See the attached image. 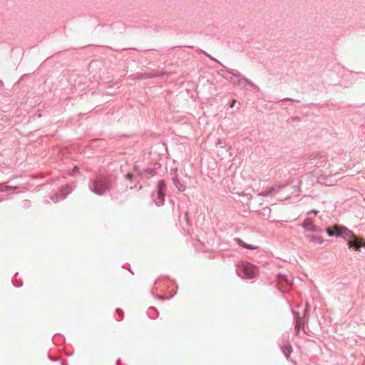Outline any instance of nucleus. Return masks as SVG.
<instances>
[{"mask_svg":"<svg viewBox=\"0 0 365 365\" xmlns=\"http://www.w3.org/2000/svg\"><path fill=\"white\" fill-rule=\"evenodd\" d=\"M18 272H16L15 274H14V277H13L12 279V283H13V285L15 287H21L22 285H23V282L21 279H17V275H18Z\"/></svg>","mask_w":365,"mask_h":365,"instance_id":"obj_20","label":"nucleus"},{"mask_svg":"<svg viewBox=\"0 0 365 365\" xmlns=\"http://www.w3.org/2000/svg\"><path fill=\"white\" fill-rule=\"evenodd\" d=\"M61 365H68V364H67L66 363H65V362H63V363L61 364Z\"/></svg>","mask_w":365,"mask_h":365,"instance_id":"obj_34","label":"nucleus"},{"mask_svg":"<svg viewBox=\"0 0 365 365\" xmlns=\"http://www.w3.org/2000/svg\"><path fill=\"white\" fill-rule=\"evenodd\" d=\"M165 188V182L163 180H160L158 183V191L164 192Z\"/></svg>","mask_w":365,"mask_h":365,"instance_id":"obj_23","label":"nucleus"},{"mask_svg":"<svg viewBox=\"0 0 365 365\" xmlns=\"http://www.w3.org/2000/svg\"><path fill=\"white\" fill-rule=\"evenodd\" d=\"M116 312L118 314V315L120 317V319H122L123 318V315H124L123 311L119 308H117Z\"/></svg>","mask_w":365,"mask_h":365,"instance_id":"obj_26","label":"nucleus"},{"mask_svg":"<svg viewBox=\"0 0 365 365\" xmlns=\"http://www.w3.org/2000/svg\"><path fill=\"white\" fill-rule=\"evenodd\" d=\"M120 362V359H117L116 363H115L116 365H119Z\"/></svg>","mask_w":365,"mask_h":365,"instance_id":"obj_33","label":"nucleus"},{"mask_svg":"<svg viewBox=\"0 0 365 365\" xmlns=\"http://www.w3.org/2000/svg\"><path fill=\"white\" fill-rule=\"evenodd\" d=\"M310 165L311 168L315 167L317 168H324L327 164V156L322 152L312 153L306 163Z\"/></svg>","mask_w":365,"mask_h":365,"instance_id":"obj_5","label":"nucleus"},{"mask_svg":"<svg viewBox=\"0 0 365 365\" xmlns=\"http://www.w3.org/2000/svg\"><path fill=\"white\" fill-rule=\"evenodd\" d=\"M327 174V172H324V173L322 174H320L318 175V173H316V178H317V182L319 183H321V184H324L326 185H330L331 184V180L329 179L328 178V175H332V172L330 171L329 172L328 175H326Z\"/></svg>","mask_w":365,"mask_h":365,"instance_id":"obj_11","label":"nucleus"},{"mask_svg":"<svg viewBox=\"0 0 365 365\" xmlns=\"http://www.w3.org/2000/svg\"><path fill=\"white\" fill-rule=\"evenodd\" d=\"M302 227L304 229H305L306 230H308V231H311V232H315L316 231L315 225L309 219H306L304 220V222L302 225Z\"/></svg>","mask_w":365,"mask_h":365,"instance_id":"obj_15","label":"nucleus"},{"mask_svg":"<svg viewBox=\"0 0 365 365\" xmlns=\"http://www.w3.org/2000/svg\"><path fill=\"white\" fill-rule=\"evenodd\" d=\"M210 59L217 62V63H219L220 65H221L222 67H224V66L219 61H217L216 58L212 57V56H210L209 54L206 53L205 54Z\"/></svg>","mask_w":365,"mask_h":365,"instance_id":"obj_27","label":"nucleus"},{"mask_svg":"<svg viewBox=\"0 0 365 365\" xmlns=\"http://www.w3.org/2000/svg\"><path fill=\"white\" fill-rule=\"evenodd\" d=\"M277 279L279 282L282 283L285 282L287 284L289 283V279H287V275L282 274V273H278L277 275Z\"/></svg>","mask_w":365,"mask_h":365,"instance_id":"obj_21","label":"nucleus"},{"mask_svg":"<svg viewBox=\"0 0 365 365\" xmlns=\"http://www.w3.org/2000/svg\"><path fill=\"white\" fill-rule=\"evenodd\" d=\"M159 312L154 307H150L147 311V315L150 319H155L158 317Z\"/></svg>","mask_w":365,"mask_h":365,"instance_id":"obj_18","label":"nucleus"},{"mask_svg":"<svg viewBox=\"0 0 365 365\" xmlns=\"http://www.w3.org/2000/svg\"><path fill=\"white\" fill-rule=\"evenodd\" d=\"M169 282L168 280H160V279H157L155 282V287L151 289L150 291V293L152 294V296L155 298V299H158L159 300H166V299H169L172 297H173V296L175 294H176L177 292L175 291L170 297H164V296H162V295H158V294H154V292L156 291V292H163L164 289H167L169 287Z\"/></svg>","mask_w":365,"mask_h":365,"instance_id":"obj_7","label":"nucleus"},{"mask_svg":"<svg viewBox=\"0 0 365 365\" xmlns=\"http://www.w3.org/2000/svg\"><path fill=\"white\" fill-rule=\"evenodd\" d=\"M310 212H313V213H317L319 211L317 210L314 209V210H312Z\"/></svg>","mask_w":365,"mask_h":365,"instance_id":"obj_32","label":"nucleus"},{"mask_svg":"<svg viewBox=\"0 0 365 365\" xmlns=\"http://www.w3.org/2000/svg\"><path fill=\"white\" fill-rule=\"evenodd\" d=\"M257 270V267L250 263H242L236 268L237 275L244 279L254 278Z\"/></svg>","mask_w":365,"mask_h":365,"instance_id":"obj_6","label":"nucleus"},{"mask_svg":"<svg viewBox=\"0 0 365 365\" xmlns=\"http://www.w3.org/2000/svg\"><path fill=\"white\" fill-rule=\"evenodd\" d=\"M48 359H49L51 361H56V360H57V358H56V357H55V356H50V355H48Z\"/></svg>","mask_w":365,"mask_h":365,"instance_id":"obj_28","label":"nucleus"},{"mask_svg":"<svg viewBox=\"0 0 365 365\" xmlns=\"http://www.w3.org/2000/svg\"><path fill=\"white\" fill-rule=\"evenodd\" d=\"M328 235L330 237L336 236V237H340L343 236L342 233H339L338 232H328Z\"/></svg>","mask_w":365,"mask_h":365,"instance_id":"obj_25","label":"nucleus"},{"mask_svg":"<svg viewBox=\"0 0 365 365\" xmlns=\"http://www.w3.org/2000/svg\"><path fill=\"white\" fill-rule=\"evenodd\" d=\"M338 232L343 234L341 237L344 239H346V237L349 238L348 242L349 247L356 250H359L361 247H365V240L364 239L357 237L351 230L346 227H344L341 230Z\"/></svg>","mask_w":365,"mask_h":365,"instance_id":"obj_4","label":"nucleus"},{"mask_svg":"<svg viewBox=\"0 0 365 365\" xmlns=\"http://www.w3.org/2000/svg\"><path fill=\"white\" fill-rule=\"evenodd\" d=\"M310 241H312L316 244H318V245H322V242H324L322 237L319 235H312L311 237Z\"/></svg>","mask_w":365,"mask_h":365,"instance_id":"obj_22","label":"nucleus"},{"mask_svg":"<svg viewBox=\"0 0 365 365\" xmlns=\"http://www.w3.org/2000/svg\"><path fill=\"white\" fill-rule=\"evenodd\" d=\"M113 186V180L110 175H100L91 179L88 184L89 190L98 195H103L110 191Z\"/></svg>","mask_w":365,"mask_h":365,"instance_id":"obj_2","label":"nucleus"},{"mask_svg":"<svg viewBox=\"0 0 365 365\" xmlns=\"http://www.w3.org/2000/svg\"><path fill=\"white\" fill-rule=\"evenodd\" d=\"M302 184V180L299 182H297L296 184H292L289 182L286 183H281L279 185H274V186L271 187L270 188L266 190L265 191H263L260 192L258 195L263 196V197H268V196H272L279 192L282 189H286L287 191L289 190H294V192H297L300 185Z\"/></svg>","mask_w":365,"mask_h":365,"instance_id":"obj_3","label":"nucleus"},{"mask_svg":"<svg viewBox=\"0 0 365 365\" xmlns=\"http://www.w3.org/2000/svg\"><path fill=\"white\" fill-rule=\"evenodd\" d=\"M179 221L182 225L185 222L187 225H189V212L187 210H182V213L179 215Z\"/></svg>","mask_w":365,"mask_h":365,"instance_id":"obj_16","label":"nucleus"},{"mask_svg":"<svg viewBox=\"0 0 365 365\" xmlns=\"http://www.w3.org/2000/svg\"><path fill=\"white\" fill-rule=\"evenodd\" d=\"M259 215H262L264 218L269 219L271 213L270 207H263L261 210H256Z\"/></svg>","mask_w":365,"mask_h":365,"instance_id":"obj_17","label":"nucleus"},{"mask_svg":"<svg viewBox=\"0 0 365 365\" xmlns=\"http://www.w3.org/2000/svg\"><path fill=\"white\" fill-rule=\"evenodd\" d=\"M360 74L365 75V73H361Z\"/></svg>","mask_w":365,"mask_h":365,"instance_id":"obj_35","label":"nucleus"},{"mask_svg":"<svg viewBox=\"0 0 365 365\" xmlns=\"http://www.w3.org/2000/svg\"><path fill=\"white\" fill-rule=\"evenodd\" d=\"M292 315L294 321V330L296 334H298L300 329L304 328V319L303 317H301L298 312L292 310Z\"/></svg>","mask_w":365,"mask_h":365,"instance_id":"obj_10","label":"nucleus"},{"mask_svg":"<svg viewBox=\"0 0 365 365\" xmlns=\"http://www.w3.org/2000/svg\"><path fill=\"white\" fill-rule=\"evenodd\" d=\"M220 75L227 79L234 85L238 86L241 88L247 91H254L257 86L250 81L248 78L243 76L237 70L226 69L220 72Z\"/></svg>","mask_w":365,"mask_h":365,"instance_id":"obj_1","label":"nucleus"},{"mask_svg":"<svg viewBox=\"0 0 365 365\" xmlns=\"http://www.w3.org/2000/svg\"><path fill=\"white\" fill-rule=\"evenodd\" d=\"M158 197L160 203H164L165 193L164 192L158 191Z\"/></svg>","mask_w":365,"mask_h":365,"instance_id":"obj_24","label":"nucleus"},{"mask_svg":"<svg viewBox=\"0 0 365 365\" xmlns=\"http://www.w3.org/2000/svg\"><path fill=\"white\" fill-rule=\"evenodd\" d=\"M283 101H293V99L290 98H286L284 99H283Z\"/></svg>","mask_w":365,"mask_h":365,"instance_id":"obj_31","label":"nucleus"},{"mask_svg":"<svg viewBox=\"0 0 365 365\" xmlns=\"http://www.w3.org/2000/svg\"><path fill=\"white\" fill-rule=\"evenodd\" d=\"M309 311V307H308V304L306 305V307L304 309V314H307V312Z\"/></svg>","mask_w":365,"mask_h":365,"instance_id":"obj_30","label":"nucleus"},{"mask_svg":"<svg viewBox=\"0 0 365 365\" xmlns=\"http://www.w3.org/2000/svg\"><path fill=\"white\" fill-rule=\"evenodd\" d=\"M235 103H236V101L233 99V100L231 101L230 104V108L234 107V106H235Z\"/></svg>","mask_w":365,"mask_h":365,"instance_id":"obj_29","label":"nucleus"},{"mask_svg":"<svg viewBox=\"0 0 365 365\" xmlns=\"http://www.w3.org/2000/svg\"><path fill=\"white\" fill-rule=\"evenodd\" d=\"M72 190V187L68 184L61 187L58 192L50 196L51 202L57 203L61 200L65 199L68 195L71 192ZM48 202L51 203V202Z\"/></svg>","mask_w":365,"mask_h":365,"instance_id":"obj_9","label":"nucleus"},{"mask_svg":"<svg viewBox=\"0 0 365 365\" xmlns=\"http://www.w3.org/2000/svg\"><path fill=\"white\" fill-rule=\"evenodd\" d=\"M161 76V73L160 72H152V73H146L144 74H138L136 78H152L155 76Z\"/></svg>","mask_w":365,"mask_h":365,"instance_id":"obj_19","label":"nucleus"},{"mask_svg":"<svg viewBox=\"0 0 365 365\" xmlns=\"http://www.w3.org/2000/svg\"><path fill=\"white\" fill-rule=\"evenodd\" d=\"M173 182L179 192H184L185 190L186 186L180 181L177 175L173 177Z\"/></svg>","mask_w":365,"mask_h":365,"instance_id":"obj_14","label":"nucleus"},{"mask_svg":"<svg viewBox=\"0 0 365 365\" xmlns=\"http://www.w3.org/2000/svg\"><path fill=\"white\" fill-rule=\"evenodd\" d=\"M234 240L239 246L247 250H255L258 249L257 246L246 243L240 238L236 237L234 239Z\"/></svg>","mask_w":365,"mask_h":365,"instance_id":"obj_12","label":"nucleus"},{"mask_svg":"<svg viewBox=\"0 0 365 365\" xmlns=\"http://www.w3.org/2000/svg\"><path fill=\"white\" fill-rule=\"evenodd\" d=\"M135 170L137 172V174L128 173L126 175V179L130 182V184H138L142 178L143 173L148 177L154 176L156 173L155 170L153 168H147L143 170V172H140V170L135 168Z\"/></svg>","mask_w":365,"mask_h":365,"instance_id":"obj_8","label":"nucleus"},{"mask_svg":"<svg viewBox=\"0 0 365 365\" xmlns=\"http://www.w3.org/2000/svg\"><path fill=\"white\" fill-rule=\"evenodd\" d=\"M280 348L286 358L288 359L292 352V346L291 344L289 342H287L286 344L280 346Z\"/></svg>","mask_w":365,"mask_h":365,"instance_id":"obj_13","label":"nucleus"}]
</instances>
